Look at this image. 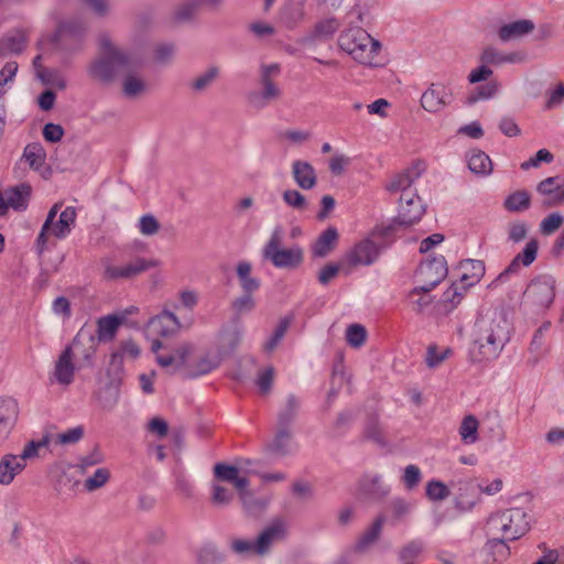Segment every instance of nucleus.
<instances>
[{
  "mask_svg": "<svg viewBox=\"0 0 564 564\" xmlns=\"http://www.w3.org/2000/svg\"><path fill=\"white\" fill-rule=\"evenodd\" d=\"M563 221L564 217L560 213H552L541 221L540 231L544 236H550L563 225Z\"/></svg>",
  "mask_w": 564,
  "mask_h": 564,
  "instance_id": "nucleus-62",
  "label": "nucleus"
},
{
  "mask_svg": "<svg viewBox=\"0 0 564 564\" xmlns=\"http://www.w3.org/2000/svg\"><path fill=\"white\" fill-rule=\"evenodd\" d=\"M338 46L355 62L370 67L380 65L381 43L360 26L345 29L338 36Z\"/></svg>",
  "mask_w": 564,
  "mask_h": 564,
  "instance_id": "nucleus-3",
  "label": "nucleus"
},
{
  "mask_svg": "<svg viewBox=\"0 0 564 564\" xmlns=\"http://www.w3.org/2000/svg\"><path fill=\"white\" fill-rule=\"evenodd\" d=\"M25 43L21 35L4 36L0 39V56L19 54L24 50Z\"/></svg>",
  "mask_w": 564,
  "mask_h": 564,
  "instance_id": "nucleus-49",
  "label": "nucleus"
},
{
  "mask_svg": "<svg viewBox=\"0 0 564 564\" xmlns=\"http://www.w3.org/2000/svg\"><path fill=\"white\" fill-rule=\"evenodd\" d=\"M292 175L296 185L305 191L312 189L317 183L315 169L306 161H294L292 163Z\"/></svg>",
  "mask_w": 564,
  "mask_h": 564,
  "instance_id": "nucleus-25",
  "label": "nucleus"
},
{
  "mask_svg": "<svg viewBox=\"0 0 564 564\" xmlns=\"http://www.w3.org/2000/svg\"><path fill=\"white\" fill-rule=\"evenodd\" d=\"M98 346V339L90 327L84 325L72 343L65 348H69L70 355L82 368L93 367L94 356Z\"/></svg>",
  "mask_w": 564,
  "mask_h": 564,
  "instance_id": "nucleus-9",
  "label": "nucleus"
},
{
  "mask_svg": "<svg viewBox=\"0 0 564 564\" xmlns=\"http://www.w3.org/2000/svg\"><path fill=\"white\" fill-rule=\"evenodd\" d=\"M288 536V523L282 518L273 519L258 535L256 540V554H268L274 543L285 540Z\"/></svg>",
  "mask_w": 564,
  "mask_h": 564,
  "instance_id": "nucleus-13",
  "label": "nucleus"
},
{
  "mask_svg": "<svg viewBox=\"0 0 564 564\" xmlns=\"http://www.w3.org/2000/svg\"><path fill=\"white\" fill-rule=\"evenodd\" d=\"M420 101L424 110L436 113L449 104L451 93L443 84L432 83L422 94Z\"/></svg>",
  "mask_w": 564,
  "mask_h": 564,
  "instance_id": "nucleus-18",
  "label": "nucleus"
},
{
  "mask_svg": "<svg viewBox=\"0 0 564 564\" xmlns=\"http://www.w3.org/2000/svg\"><path fill=\"white\" fill-rule=\"evenodd\" d=\"M254 306H256L254 299H253L252 294H249V293H242V295L236 297L231 302V310L234 311V313L237 317L252 312Z\"/></svg>",
  "mask_w": 564,
  "mask_h": 564,
  "instance_id": "nucleus-55",
  "label": "nucleus"
},
{
  "mask_svg": "<svg viewBox=\"0 0 564 564\" xmlns=\"http://www.w3.org/2000/svg\"><path fill=\"white\" fill-rule=\"evenodd\" d=\"M219 77V68L217 66H209L203 73L197 75L191 83L188 84L189 89L193 93H202L205 91L208 87H210L214 82Z\"/></svg>",
  "mask_w": 564,
  "mask_h": 564,
  "instance_id": "nucleus-43",
  "label": "nucleus"
},
{
  "mask_svg": "<svg viewBox=\"0 0 564 564\" xmlns=\"http://www.w3.org/2000/svg\"><path fill=\"white\" fill-rule=\"evenodd\" d=\"M280 70L279 64L262 65L260 67L261 90L248 94L247 101L250 107L261 110L281 98L282 90L273 80L280 74Z\"/></svg>",
  "mask_w": 564,
  "mask_h": 564,
  "instance_id": "nucleus-7",
  "label": "nucleus"
},
{
  "mask_svg": "<svg viewBox=\"0 0 564 564\" xmlns=\"http://www.w3.org/2000/svg\"><path fill=\"white\" fill-rule=\"evenodd\" d=\"M76 217V208L73 206H67L59 213L58 219L53 223L48 230V235L57 239L66 238L75 227Z\"/></svg>",
  "mask_w": 564,
  "mask_h": 564,
  "instance_id": "nucleus-26",
  "label": "nucleus"
},
{
  "mask_svg": "<svg viewBox=\"0 0 564 564\" xmlns=\"http://www.w3.org/2000/svg\"><path fill=\"white\" fill-rule=\"evenodd\" d=\"M463 270L460 280L466 285H474L485 274V263L481 260L466 259L460 262Z\"/></svg>",
  "mask_w": 564,
  "mask_h": 564,
  "instance_id": "nucleus-35",
  "label": "nucleus"
},
{
  "mask_svg": "<svg viewBox=\"0 0 564 564\" xmlns=\"http://www.w3.org/2000/svg\"><path fill=\"white\" fill-rule=\"evenodd\" d=\"M531 196L527 191H517L507 196L503 207L511 213H521L530 208Z\"/></svg>",
  "mask_w": 564,
  "mask_h": 564,
  "instance_id": "nucleus-44",
  "label": "nucleus"
},
{
  "mask_svg": "<svg viewBox=\"0 0 564 564\" xmlns=\"http://www.w3.org/2000/svg\"><path fill=\"white\" fill-rule=\"evenodd\" d=\"M431 291L420 290V285H415L406 294V302L411 306V310L421 315L424 311L434 302V296L430 295Z\"/></svg>",
  "mask_w": 564,
  "mask_h": 564,
  "instance_id": "nucleus-36",
  "label": "nucleus"
},
{
  "mask_svg": "<svg viewBox=\"0 0 564 564\" xmlns=\"http://www.w3.org/2000/svg\"><path fill=\"white\" fill-rule=\"evenodd\" d=\"M110 479V471L108 468H97L93 476L88 477L84 482V488L88 492H93L104 487Z\"/></svg>",
  "mask_w": 564,
  "mask_h": 564,
  "instance_id": "nucleus-52",
  "label": "nucleus"
},
{
  "mask_svg": "<svg viewBox=\"0 0 564 564\" xmlns=\"http://www.w3.org/2000/svg\"><path fill=\"white\" fill-rule=\"evenodd\" d=\"M19 417L18 402L12 398L0 399V438H7Z\"/></svg>",
  "mask_w": 564,
  "mask_h": 564,
  "instance_id": "nucleus-22",
  "label": "nucleus"
},
{
  "mask_svg": "<svg viewBox=\"0 0 564 564\" xmlns=\"http://www.w3.org/2000/svg\"><path fill=\"white\" fill-rule=\"evenodd\" d=\"M451 491L448 487L440 480H431L426 484V496L433 501H443L448 498Z\"/></svg>",
  "mask_w": 564,
  "mask_h": 564,
  "instance_id": "nucleus-58",
  "label": "nucleus"
},
{
  "mask_svg": "<svg viewBox=\"0 0 564 564\" xmlns=\"http://www.w3.org/2000/svg\"><path fill=\"white\" fill-rule=\"evenodd\" d=\"M118 400H119V387L118 384H108L106 387H104L99 394H98V401H99V404L102 406V409L105 410H112L116 404L118 403Z\"/></svg>",
  "mask_w": 564,
  "mask_h": 564,
  "instance_id": "nucleus-50",
  "label": "nucleus"
},
{
  "mask_svg": "<svg viewBox=\"0 0 564 564\" xmlns=\"http://www.w3.org/2000/svg\"><path fill=\"white\" fill-rule=\"evenodd\" d=\"M83 369L70 355L69 348H64L55 361L53 378L62 386L73 383L76 370Z\"/></svg>",
  "mask_w": 564,
  "mask_h": 564,
  "instance_id": "nucleus-19",
  "label": "nucleus"
},
{
  "mask_svg": "<svg viewBox=\"0 0 564 564\" xmlns=\"http://www.w3.org/2000/svg\"><path fill=\"white\" fill-rule=\"evenodd\" d=\"M210 499L215 506H228L234 499V492L218 482H213Z\"/></svg>",
  "mask_w": 564,
  "mask_h": 564,
  "instance_id": "nucleus-56",
  "label": "nucleus"
},
{
  "mask_svg": "<svg viewBox=\"0 0 564 564\" xmlns=\"http://www.w3.org/2000/svg\"><path fill=\"white\" fill-rule=\"evenodd\" d=\"M467 163L470 172L477 175H489L492 172L490 158L481 150L475 149L467 154Z\"/></svg>",
  "mask_w": 564,
  "mask_h": 564,
  "instance_id": "nucleus-34",
  "label": "nucleus"
},
{
  "mask_svg": "<svg viewBox=\"0 0 564 564\" xmlns=\"http://www.w3.org/2000/svg\"><path fill=\"white\" fill-rule=\"evenodd\" d=\"M551 328L550 322H544L535 332L533 335V338L531 340V344L528 349V358H527V365L531 368L535 367L539 361L546 355L547 352V345L545 335L549 333Z\"/></svg>",
  "mask_w": 564,
  "mask_h": 564,
  "instance_id": "nucleus-21",
  "label": "nucleus"
},
{
  "mask_svg": "<svg viewBox=\"0 0 564 564\" xmlns=\"http://www.w3.org/2000/svg\"><path fill=\"white\" fill-rule=\"evenodd\" d=\"M282 198H283V202L288 206H290L296 210L302 212L307 208V200H306L305 196L296 189L284 191L282 194Z\"/></svg>",
  "mask_w": 564,
  "mask_h": 564,
  "instance_id": "nucleus-63",
  "label": "nucleus"
},
{
  "mask_svg": "<svg viewBox=\"0 0 564 564\" xmlns=\"http://www.w3.org/2000/svg\"><path fill=\"white\" fill-rule=\"evenodd\" d=\"M194 350V346L191 343H184L176 349V355H156V362L163 367L181 368L186 365L188 357Z\"/></svg>",
  "mask_w": 564,
  "mask_h": 564,
  "instance_id": "nucleus-32",
  "label": "nucleus"
},
{
  "mask_svg": "<svg viewBox=\"0 0 564 564\" xmlns=\"http://www.w3.org/2000/svg\"><path fill=\"white\" fill-rule=\"evenodd\" d=\"M200 9L198 0H185L175 9L173 18L177 22H185L194 18Z\"/></svg>",
  "mask_w": 564,
  "mask_h": 564,
  "instance_id": "nucleus-48",
  "label": "nucleus"
},
{
  "mask_svg": "<svg viewBox=\"0 0 564 564\" xmlns=\"http://www.w3.org/2000/svg\"><path fill=\"white\" fill-rule=\"evenodd\" d=\"M510 339L511 325L506 315L498 311L487 313L475 323L471 355L477 360L496 359Z\"/></svg>",
  "mask_w": 564,
  "mask_h": 564,
  "instance_id": "nucleus-1",
  "label": "nucleus"
},
{
  "mask_svg": "<svg viewBox=\"0 0 564 564\" xmlns=\"http://www.w3.org/2000/svg\"><path fill=\"white\" fill-rule=\"evenodd\" d=\"M135 68L124 70L126 74L121 80L122 95L128 99H137L143 96L148 90V85L142 75L134 72Z\"/></svg>",
  "mask_w": 564,
  "mask_h": 564,
  "instance_id": "nucleus-23",
  "label": "nucleus"
},
{
  "mask_svg": "<svg viewBox=\"0 0 564 564\" xmlns=\"http://www.w3.org/2000/svg\"><path fill=\"white\" fill-rule=\"evenodd\" d=\"M560 185H562V177L561 176H551L543 181H541L538 186L536 191L541 195L549 196L551 200L552 197L557 196V191L560 188Z\"/></svg>",
  "mask_w": 564,
  "mask_h": 564,
  "instance_id": "nucleus-61",
  "label": "nucleus"
},
{
  "mask_svg": "<svg viewBox=\"0 0 564 564\" xmlns=\"http://www.w3.org/2000/svg\"><path fill=\"white\" fill-rule=\"evenodd\" d=\"M338 241V232L334 227L325 229L312 246V254L314 258H324L329 254L336 247Z\"/></svg>",
  "mask_w": 564,
  "mask_h": 564,
  "instance_id": "nucleus-28",
  "label": "nucleus"
},
{
  "mask_svg": "<svg viewBox=\"0 0 564 564\" xmlns=\"http://www.w3.org/2000/svg\"><path fill=\"white\" fill-rule=\"evenodd\" d=\"M214 477L217 481H226L232 482L237 474H239V469L234 465H228L225 463H217L214 466Z\"/></svg>",
  "mask_w": 564,
  "mask_h": 564,
  "instance_id": "nucleus-64",
  "label": "nucleus"
},
{
  "mask_svg": "<svg viewBox=\"0 0 564 564\" xmlns=\"http://www.w3.org/2000/svg\"><path fill=\"white\" fill-rule=\"evenodd\" d=\"M120 318L115 315L104 316L97 322V336L98 343L101 340L112 339L119 325Z\"/></svg>",
  "mask_w": 564,
  "mask_h": 564,
  "instance_id": "nucleus-45",
  "label": "nucleus"
},
{
  "mask_svg": "<svg viewBox=\"0 0 564 564\" xmlns=\"http://www.w3.org/2000/svg\"><path fill=\"white\" fill-rule=\"evenodd\" d=\"M458 491L455 500L456 508L462 511L471 510L479 499L476 485L471 481L459 482Z\"/></svg>",
  "mask_w": 564,
  "mask_h": 564,
  "instance_id": "nucleus-31",
  "label": "nucleus"
},
{
  "mask_svg": "<svg viewBox=\"0 0 564 564\" xmlns=\"http://www.w3.org/2000/svg\"><path fill=\"white\" fill-rule=\"evenodd\" d=\"M516 54H502L495 47H487L482 51L480 55V62L482 64L488 65H501L505 63H514L517 62Z\"/></svg>",
  "mask_w": 564,
  "mask_h": 564,
  "instance_id": "nucleus-47",
  "label": "nucleus"
},
{
  "mask_svg": "<svg viewBox=\"0 0 564 564\" xmlns=\"http://www.w3.org/2000/svg\"><path fill=\"white\" fill-rule=\"evenodd\" d=\"M251 264L247 261H241L237 264L236 271L243 293L252 294L260 288V280L250 275Z\"/></svg>",
  "mask_w": 564,
  "mask_h": 564,
  "instance_id": "nucleus-40",
  "label": "nucleus"
},
{
  "mask_svg": "<svg viewBox=\"0 0 564 564\" xmlns=\"http://www.w3.org/2000/svg\"><path fill=\"white\" fill-rule=\"evenodd\" d=\"M424 549L425 545L422 540L413 539L399 549L398 558L402 564H417Z\"/></svg>",
  "mask_w": 564,
  "mask_h": 564,
  "instance_id": "nucleus-37",
  "label": "nucleus"
},
{
  "mask_svg": "<svg viewBox=\"0 0 564 564\" xmlns=\"http://www.w3.org/2000/svg\"><path fill=\"white\" fill-rule=\"evenodd\" d=\"M283 229L281 227H275L262 249V256L278 269L295 270L304 261V250L299 245H293L290 248H283Z\"/></svg>",
  "mask_w": 564,
  "mask_h": 564,
  "instance_id": "nucleus-5",
  "label": "nucleus"
},
{
  "mask_svg": "<svg viewBox=\"0 0 564 564\" xmlns=\"http://www.w3.org/2000/svg\"><path fill=\"white\" fill-rule=\"evenodd\" d=\"M63 204L61 202L55 203L47 213L46 219L42 225L41 231L35 240L34 249L39 258H42L44 251L47 249L48 242V230L53 223L56 220V216L61 210Z\"/></svg>",
  "mask_w": 564,
  "mask_h": 564,
  "instance_id": "nucleus-30",
  "label": "nucleus"
},
{
  "mask_svg": "<svg viewBox=\"0 0 564 564\" xmlns=\"http://www.w3.org/2000/svg\"><path fill=\"white\" fill-rule=\"evenodd\" d=\"M31 186L22 183L10 187L3 193L0 192V216H4L9 207L13 209H25L31 195Z\"/></svg>",
  "mask_w": 564,
  "mask_h": 564,
  "instance_id": "nucleus-17",
  "label": "nucleus"
},
{
  "mask_svg": "<svg viewBox=\"0 0 564 564\" xmlns=\"http://www.w3.org/2000/svg\"><path fill=\"white\" fill-rule=\"evenodd\" d=\"M478 429L477 417L473 414L465 415L458 429L462 442L466 445L475 444L479 438Z\"/></svg>",
  "mask_w": 564,
  "mask_h": 564,
  "instance_id": "nucleus-41",
  "label": "nucleus"
},
{
  "mask_svg": "<svg viewBox=\"0 0 564 564\" xmlns=\"http://www.w3.org/2000/svg\"><path fill=\"white\" fill-rule=\"evenodd\" d=\"M159 265V261L154 259H144V258H134L131 261L120 264L113 265L108 264L105 268V279L106 280H130L133 279L141 273L155 268Z\"/></svg>",
  "mask_w": 564,
  "mask_h": 564,
  "instance_id": "nucleus-12",
  "label": "nucleus"
},
{
  "mask_svg": "<svg viewBox=\"0 0 564 564\" xmlns=\"http://www.w3.org/2000/svg\"><path fill=\"white\" fill-rule=\"evenodd\" d=\"M88 26V21L83 18L63 20L57 24L50 42L55 51L64 55H73L82 50Z\"/></svg>",
  "mask_w": 564,
  "mask_h": 564,
  "instance_id": "nucleus-4",
  "label": "nucleus"
},
{
  "mask_svg": "<svg viewBox=\"0 0 564 564\" xmlns=\"http://www.w3.org/2000/svg\"><path fill=\"white\" fill-rule=\"evenodd\" d=\"M231 484L239 491L240 499L248 510H251L253 505L264 507V503H261L258 500L249 502V499H251V495L247 491V488L249 486V480L247 477H240L239 474H237L235 480H232Z\"/></svg>",
  "mask_w": 564,
  "mask_h": 564,
  "instance_id": "nucleus-53",
  "label": "nucleus"
},
{
  "mask_svg": "<svg viewBox=\"0 0 564 564\" xmlns=\"http://www.w3.org/2000/svg\"><path fill=\"white\" fill-rule=\"evenodd\" d=\"M453 350L451 348H445L442 351L438 350L436 345H430L426 349L425 362L429 368L438 367L444 360H446Z\"/></svg>",
  "mask_w": 564,
  "mask_h": 564,
  "instance_id": "nucleus-54",
  "label": "nucleus"
},
{
  "mask_svg": "<svg viewBox=\"0 0 564 564\" xmlns=\"http://www.w3.org/2000/svg\"><path fill=\"white\" fill-rule=\"evenodd\" d=\"M424 213L425 207L416 191H406L400 196L395 221L400 225H412L419 221Z\"/></svg>",
  "mask_w": 564,
  "mask_h": 564,
  "instance_id": "nucleus-14",
  "label": "nucleus"
},
{
  "mask_svg": "<svg viewBox=\"0 0 564 564\" xmlns=\"http://www.w3.org/2000/svg\"><path fill=\"white\" fill-rule=\"evenodd\" d=\"M506 540L507 539H503L502 536L494 538L487 543L496 562H502L510 555V549L507 545Z\"/></svg>",
  "mask_w": 564,
  "mask_h": 564,
  "instance_id": "nucleus-60",
  "label": "nucleus"
},
{
  "mask_svg": "<svg viewBox=\"0 0 564 564\" xmlns=\"http://www.w3.org/2000/svg\"><path fill=\"white\" fill-rule=\"evenodd\" d=\"M367 332L366 328L360 324H351L346 330L347 343L355 348H359L366 341Z\"/></svg>",
  "mask_w": 564,
  "mask_h": 564,
  "instance_id": "nucleus-59",
  "label": "nucleus"
},
{
  "mask_svg": "<svg viewBox=\"0 0 564 564\" xmlns=\"http://www.w3.org/2000/svg\"><path fill=\"white\" fill-rule=\"evenodd\" d=\"M523 296L525 303L536 310L549 308L555 297V279L549 274L536 276L529 283Z\"/></svg>",
  "mask_w": 564,
  "mask_h": 564,
  "instance_id": "nucleus-8",
  "label": "nucleus"
},
{
  "mask_svg": "<svg viewBox=\"0 0 564 564\" xmlns=\"http://www.w3.org/2000/svg\"><path fill=\"white\" fill-rule=\"evenodd\" d=\"M538 249L539 245L535 239L528 241L523 250L512 259L510 264L497 276L494 283L505 282L510 274L517 273L519 271L521 264L529 267L531 263H533L538 256Z\"/></svg>",
  "mask_w": 564,
  "mask_h": 564,
  "instance_id": "nucleus-20",
  "label": "nucleus"
},
{
  "mask_svg": "<svg viewBox=\"0 0 564 564\" xmlns=\"http://www.w3.org/2000/svg\"><path fill=\"white\" fill-rule=\"evenodd\" d=\"M339 28V23L335 18L319 21L313 30V37L316 40L329 39Z\"/></svg>",
  "mask_w": 564,
  "mask_h": 564,
  "instance_id": "nucleus-51",
  "label": "nucleus"
},
{
  "mask_svg": "<svg viewBox=\"0 0 564 564\" xmlns=\"http://www.w3.org/2000/svg\"><path fill=\"white\" fill-rule=\"evenodd\" d=\"M383 524L384 518L382 516L377 517L372 524L360 535L355 545V550L362 553L372 546L379 540Z\"/></svg>",
  "mask_w": 564,
  "mask_h": 564,
  "instance_id": "nucleus-33",
  "label": "nucleus"
},
{
  "mask_svg": "<svg viewBox=\"0 0 564 564\" xmlns=\"http://www.w3.org/2000/svg\"><path fill=\"white\" fill-rule=\"evenodd\" d=\"M147 327L152 335L171 338L180 333L182 324L174 313L169 310H163L149 319Z\"/></svg>",
  "mask_w": 564,
  "mask_h": 564,
  "instance_id": "nucleus-16",
  "label": "nucleus"
},
{
  "mask_svg": "<svg viewBox=\"0 0 564 564\" xmlns=\"http://www.w3.org/2000/svg\"><path fill=\"white\" fill-rule=\"evenodd\" d=\"M528 513L521 508H510L490 516L488 528L492 534L513 541L529 531Z\"/></svg>",
  "mask_w": 564,
  "mask_h": 564,
  "instance_id": "nucleus-6",
  "label": "nucleus"
},
{
  "mask_svg": "<svg viewBox=\"0 0 564 564\" xmlns=\"http://www.w3.org/2000/svg\"><path fill=\"white\" fill-rule=\"evenodd\" d=\"M100 55L88 66V76L102 84H110L118 70H129L142 65V58L128 50L116 46L108 34L98 37Z\"/></svg>",
  "mask_w": 564,
  "mask_h": 564,
  "instance_id": "nucleus-2",
  "label": "nucleus"
},
{
  "mask_svg": "<svg viewBox=\"0 0 564 564\" xmlns=\"http://www.w3.org/2000/svg\"><path fill=\"white\" fill-rule=\"evenodd\" d=\"M220 365V357L217 355L206 354L199 357L191 367L188 377L197 378L204 376L218 368Z\"/></svg>",
  "mask_w": 564,
  "mask_h": 564,
  "instance_id": "nucleus-42",
  "label": "nucleus"
},
{
  "mask_svg": "<svg viewBox=\"0 0 564 564\" xmlns=\"http://www.w3.org/2000/svg\"><path fill=\"white\" fill-rule=\"evenodd\" d=\"M534 30V23L531 20H518L503 24L498 30V36L502 42H508L522 37Z\"/></svg>",
  "mask_w": 564,
  "mask_h": 564,
  "instance_id": "nucleus-29",
  "label": "nucleus"
},
{
  "mask_svg": "<svg viewBox=\"0 0 564 564\" xmlns=\"http://www.w3.org/2000/svg\"><path fill=\"white\" fill-rule=\"evenodd\" d=\"M463 299V292L458 290L456 284H452L442 295L441 305L446 313L453 311Z\"/></svg>",
  "mask_w": 564,
  "mask_h": 564,
  "instance_id": "nucleus-57",
  "label": "nucleus"
},
{
  "mask_svg": "<svg viewBox=\"0 0 564 564\" xmlns=\"http://www.w3.org/2000/svg\"><path fill=\"white\" fill-rule=\"evenodd\" d=\"M23 158L31 169L39 171L45 163L46 152L40 143H31L25 147Z\"/></svg>",
  "mask_w": 564,
  "mask_h": 564,
  "instance_id": "nucleus-46",
  "label": "nucleus"
},
{
  "mask_svg": "<svg viewBox=\"0 0 564 564\" xmlns=\"http://www.w3.org/2000/svg\"><path fill=\"white\" fill-rule=\"evenodd\" d=\"M390 492V487L382 480L379 474H365L362 475L356 487V494L367 500L380 501L386 498Z\"/></svg>",
  "mask_w": 564,
  "mask_h": 564,
  "instance_id": "nucleus-15",
  "label": "nucleus"
},
{
  "mask_svg": "<svg viewBox=\"0 0 564 564\" xmlns=\"http://www.w3.org/2000/svg\"><path fill=\"white\" fill-rule=\"evenodd\" d=\"M25 467L26 463L21 462L17 455H3L0 459V484L10 485Z\"/></svg>",
  "mask_w": 564,
  "mask_h": 564,
  "instance_id": "nucleus-27",
  "label": "nucleus"
},
{
  "mask_svg": "<svg viewBox=\"0 0 564 564\" xmlns=\"http://www.w3.org/2000/svg\"><path fill=\"white\" fill-rule=\"evenodd\" d=\"M291 429L278 425L275 436L273 441L269 444L268 448L270 452L279 456H285L291 453Z\"/></svg>",
  "mask_w": 564,
  "mask_h": 564,
  "instance_id": "nucleus-39",
  "label": "nucleus"
},
{
  "mask_svg": "<svg viewBox=\"0 0 564 564\" xmlns=\"http://www.w3.org/2000/svg\"><path fill=\"white\" fill-rule=\"evenodd\" d=\"M386 248V245L377 243L370 237L365 238L346 252L344 262L349 267H369L379 259Z\"/></svg>",
  "mask_w": 564,
  "mask_h": 564,
  "instance_id": "nucleus-11",
  "label": "nucleus"
},
{
  "mask_svg": "<svg viewBox=\"0 0 564 564\" xmlns=\"http://www.w3.org/2000/svg\"><path fill=\"white\" fill-rule=\"evenodd\" d=\"M301 401L294 394H289L285 404L278 414V425L291 429L292 423L299 413Z\"/></svg>",
  "mask_w": 564,
  "mask_h": 564,
  "instance_id": "nucleus-38",
  "label": "nucleus"
},
{
  "mask_svg": "<svg viewBox=\"0 0 564 564\" xmlns=\"http://www.w3.org/2000/svg\"><path fill=\"white\" fill-rule=\"evenodd\" d=\"M447 272L445 258L433 257L420 263L414 275L415 283L420 285V290L432 291L446 278Z\"/></svg>",
  "mask_w": 564,
  "mask_h": 564,
  "instance_id": "nucleus-10",
  "label": "nucleus"
},
{
  "mask_svg": "<svg viewBox=\"0 0 564 564\" xmlns=\"http://www.w3.org/2000/svg\"><path fill=\"white\" fill-rule=\"evenodd\" d=\"M424 167L421 163L415 164L403 173L395 175L387 185V189L391 193L401 192V194L406 191H416L415 188H412V184L421 176Z\"/></svg>",
  "mask_w": 564,
  "mask_h": 564,
  "instance_id": "nucleus-24",
  "label": "nucleus"
}]
</instances>
